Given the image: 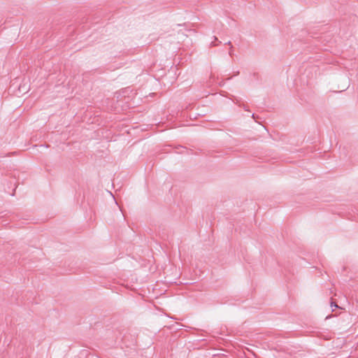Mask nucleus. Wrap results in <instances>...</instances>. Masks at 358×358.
<instances>
[{
	"label": "nucleus",
	"mask_w": 358,
	"mask_h": 358,
	"mask_svg": "<svg viewBox=\"0 0 358 358\" xmlns=\"http://www.w3.org/2000/svg\"><path fill=\"white\" fill-rule=\"evenodd\" d=\"M331 307L334 306L335 308H338V305L336 304V302H334V301H331Z\"/></svg>",
	"instance_id": "obj_1"
},
{
	"label": "nucleus",
	"mask_w": 358,
	"mask_h": 358,
	"mask_svg": "<svg viewBox=\"0 0 358 358\" xmlns=\"http://www.w3.org/2000/svg\"><path fill=\"white\" fill-rule=\"evenodd\" d=\"M228 45H229L231 47H230V51H229V54L231 55V49L233 48L232 45H231V43L230 41H229L227 43Z\"/></svg>",
	"instance_id": "obj_2"
}]
</instances>
